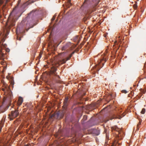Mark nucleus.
Listing matches in <instances>:
<instances>
[{"instance_id": "37", "label": "nucleus", "mask_w": 146, "mask_h": 146, "mask_svg": "<svg viewBox=\"0 0 146 146\" xmlns=\"http://www.w3.org/2000/svg\"><path fill=\"white\" fill-rule=\"evenodd\" d=\"M145 92H143V94H145Z\"/></svg>"}, {"instance_id": "19", "label": "nucleus", "mask_w": 146, "mask_h": 146, "mask_svg": "<svg viewBox=\"0 0 146 146\" xmlns=\"http://www.w3.org/2000/svg\"><path fill=\"white\" fill-rule=\"evenodd\" d=\"M99 2V1H97L95 3V7L96 6L98 5Z\"/></svg>"}, {"instance_id": "31", "label": "nucleus", "mask_w": 146, "mask_h": 146, "mask_svg": "<svg viewBox=\"0 0 146 146\" xmlns=\"http://www.w3.org/2000/svg\"><path fill=\"white\" fill-rule=\"evenodd\" d=\"M3 68H4V70L5 69H6V66H5Z\"/></svg>"}, {"instance_id": "32", "label": "nucleus", "mask_w": 146, "mask_h": 146, "mask_svg": "<svg viewBox=\"0 0 146 146\" xmlns=\"http://www.w3.org/2000/svg\"><path fill=\"white\" fill-rule=\"evenodd\" d=\"M95 9H94L93 10H92V12H93L94 11H95Z\"/></svg>"}, {"instance_id": "22", "label": "nucleus", "mask_w": 146, "mask_h": 146, "mask_svg": "<svg viewBox=\"0 0 146 146\" xmlns=\"http://www.w3.org/2000/svg\"><path fill=\"white\" fill-rule=\"evenodd\" d=\"M16 103V102L15 103H14V104H13V105H11V107H15V108H16V107L15 106V104Z\"/></svg>"}, {"instance_id": "14", "label": "nucleus", "mask_w": 146, "mask_h": 146, "mask_svg": "<svg viewBox=\"0 0 146 146\" xmlns=\"http://www.w3.org/2000/svg\"><path fill=\"white\" fill-rule=\"evenodd\" d=\"M94 132L97 135H98L100 134V131L99 130H95Z\"/></svg>"}, {"instance_id": "20", "label": "nucleus", "mask_w": 146, "mask_h": 146, "mask_svg": "<svg viewBox=\"0 0 146 146\" xmlns=\"http://www.w3.org/2000/svg\"><path fill=\"white\" fill-rule=\"evenodd\" d=\"M55 16H53V17L51 19V21H53L54 20V19H55Z\"/></svg>"}, {"instance_id": "9", "label": "nucleus", "mask_w": 146, "mask_h": 146, "mask_svg": "<svg viewBox=\"0 0 146 146\" xmlns=\"http://www.w3.org/2000/svg\"><path fill=\"white\" fill-rule=\"evenodd\" d=\"M15 109L16 108H15V111H11V115L13 118H16L17 117L19 114L18 111L17 110Z\"/></svg>"}, {"instance_id": "16", "label": "nucleus", "mask_w": 146, "mask_h": 146, "mask_svg": "<svg viewBox=\"0 0 146 146\" xmlns=\"http://www.w3.org/2000/svg\"><path fill=\"white\" fill-rule=\"evenodd\" d=\"M145 108H143L141 112V114H143L145 113Z\"/></svg>"}, {"instance_id": "33", "label": "nucleus", "mask_w": 146, "mask_h": 146, "mask_svg": "<svg viewBox=\"0 0 146 146\" xmlns=\"http://www.w3.org/2000/svg\"><path fill=\"white\" fill-rule=\"evenodd\" d=\"M125 114H122V116H125Z\"/></svg>"}, {"instance_id": "11", "label": "nucleus", "mask_w": 146, "mask_h": 146, "mask_svg": "<svg viewBox=\"0 0 146 146\" xmlns=\"http://www.w3.org/2000/svg\"><path fill=\"white\" fill-rule=\"evenodd\" d=\"M15 20L12 19L10 20L9 21V23L10 25V26H14L15 25Z\"/></svg>"}, {"instance_id": "15", "label": "nucleus", "mask_w": 146, "mask_h": 146, "mask_svg": "<svg viewBox=\"0 0 146 146\" xmlns=\"http://www.w3.org/2000/svg\"><path fill=\"white\" fill-rule=\"evenodd\" d=\"M68 46L67 45H66L64 46L62 48V50H65L67 48Z\"/></svg>"}, {"instance_id": "26", "label": "nucleus", "mask_w": 146, "mask_h": 146, "mask_svg": "<svg viewBox=\"0 0 146 146\" xmlns=\"http://www.w3.org/2000/svg\"><path fill=\"white\" fill-rule=\"evenodd\" d=\"M30 3L31 2V3H33L35 1H34V0H30Z\"/></svg>"}, {"instance_id": "5", "label": "nucleus", "mask_w": 146, "mask_h": 146, "mask_svg": "<svg viewBox=\"0 0 146 146\" xmlns=\"http://www.w3.org/2000/svg\"><path fill=\"white\" fill-rule=\"evenodd\" d=\"M2 90L5 92V94H6V95L3 99V104L6 100L9 101L11 99L13 98V96L11 91H7V92H6L5 89L3 88L2 89Z\"/></svg>"}, {"instance_id": "30", "label": "nucleus", "mask_w": 146, "mask_h": 146, "mask_svg": "<svg viewBox=\"0 0 146 146\" xmlns=\"http://www.w3.org/2000/svg\"><path fill=\"white\" fill-rule=\"evenodd\" d=\"M137 5H134V7L135 8H137Z\"/></svg>"}, {"instance_id": "23", "label": "nucleus", "mask_w": 146, "mask_h": 146, "mask_svg": "<svg viewBox=\"0 0 146 146\" xmlns=\"http://www.w3.org/2000/svg\"><path fill=\"white\" fill-rule=\"evenodd\" d=\"M16 103V102L15 103H14V104H13V105H11V107H15V108H16V107L15 106V104Z\"/></svg>"}, {"instance_id": "36", "label": "nucleus", "mask_w": 146, "mask_h": 146, "mask_svg": "<svg viewBox=\"0 0 146 146\" xmlns=\"http://www.w3.org/2000/svg\"><path fill=\"white\" fill-rule=\"evenodd\" d=\"M120 36H119V37H118V38H119V39H120Z\"/></svg>"}, {"instance_id": "2", "label": "nucleus", "mask_w": 146, "mask_h": 146, "mask_svg": "<svg viewBox=\"0 0 146 146\" xmlns=\"http://www.w3.org/2000/svg\"><path fill=\"white\" fill-rule=\"evenodd\" d=\"M68 97H66L64 100L63 103L64 105L62 106L63 109L62 111V115L61 116V117L62 118L64 114L66 117H68L70 113V112L69 110L67 109V106H68Z\"/></svg>"}, {"instance_id": "34", "label": "nucleus", "mask_w": 146, "mask_h": 146, "mask_svg": "<svg viewBox=\"0 0 146 146\" xmlns=\"http://www.w3.org/2000/svg\"><path fill=\"white\" fill-rule=\"evenodd\" d=\"M5 88H7V85H6V86H5Z\"/></svg>"}, {"instance_id": "40", "label": "nucleus", "mask_w": 146, "mask_h": 146, "mask_svg": "<svg viewBox=\"0 0 146 146\" xmlns=\"http://www.w3.org/2000/svg\"><path fill=\"white\" fill-rule=\"evenodd\" d=\"M7 1H8L9 0H7Z\"/></svg>"}, {"instance_id": "13", "label": "nucleus", "mask_w": 146, "mask_h": 146, "mask_svg": "<svg viewBox=\"0 0 146 146\" xmlns=\"http://www.w3.org/2000/svg\"><path fill=\"white\" fill-rule=\"evenodd\" d=\"M142 122V120L141 119L139 120V123L137 124V130H138L139 129V125H140L141 124V123Z\"/></svg>"}, {"instance_id": "10", "label": "nucleus", "mask_w": 146, "mask_h": 146, "mask_svg": "<svg viewBox=\"0 0 146 146\" xmlns=\"http://www.w3.org/2000/svg\"><path fill=\"white\" fill-rule=\"evenodd\" d=\"M37 12L36 10H33L31 11L29 14V16H35L36 15Z\"/></svg>"}, {"instance_id": "29", "label": "nucleus", "mask_w": 146, "mask_h": 146, "mask_svg": "<svg viewBox=\"0 0 146 146\" xmlns=\"http://www.w3.org/2000/svg\"><path fill=\"white\" fill-rule=\"evenodd\" d=\"M119 46H118V47L117 48V49L116 50V51H115V52H117V50L119 49Z\"/></svg>"}, {"instance_id": "7", "label": "nucleus", "mask_w": 146, "mask_h": 146, "mask_svg": "<svg viewBox=\"0 0 146 146\" xmlns=\"http://www.w3.org/2000/svg\"><path fill=\"white\" fill-rule=\"evenodd\" d=\"M4 47L3 44L1 42H0V58L1 59L3 58V57L4 55V54L2 52V50Z\"/></svg>"}, {"instance_id": "25", "label": "nucleus", "mask_w": 146, "mask_h": 146, "mask_svg": "<svg viewBox=\"0 0 146 146\" xmlns=\"http://www.w3.org/2000/svg\"><path fill=\"white\" fill-rule=\"evenodd\" d=\"M87 116L86 115H84V116L83 119H87Z\"/></svg>"}, {"instance_id": "3", "label": "nucleus", "mask_w": 146, "mask_h": 146, "mask_svg": "<svg viewBox=\"0 0 146 146\" xmlns=\"http://www.w3.org/2000/svg\"><path fill=\"white\" fill-rule=\"evenodd\" d=\"M106 61V59L104 58V56L102 55L101 58L99 60H98V64L96 65L94 71L98 73V71L100 68L102 67Z\"/></svg>"}, {"instance_id": "38", "label": "nucleus", "mask_w": 146, "mask_h": 146, "mask_svg": "<svg viewBox=\"0 0 146 146\" xmlns=\"http://www.w3.org/2000/svg\"><path fill=\"white\" fill-rule=\"evenodd\" d=\"M19 40H21V39H20V38H19Z\"/></svg>"}, {"instance_id": "8", "label": "nucleus", "mask_w": 146, "mask_h": 146, "mask_svg": "<svg viewBox=\"0 0 146 146\" xmlns=\"http://www.w3.org/2000/svg\"><path fill=\"white\" fill-rule=\"evenodd\" d=\"M23 101V99L22 97H20L19 98L18 100L17 103L16 102L17 106L18 107L17 108H18V107L21 105Z\"/></svg>"}, {"instance_id": "39", "label": "nucleus", "mask_w": 146, "mask_h": 146, "mask_svg": "<svg viewBox=\"0 0 146 146\" xmlns=\"http://www.w3.org/2000/svg\"><path fill=\"white\" fill-rule=\"evenodd\" d=\"M13 119H11V120H13Z\"/></svg>"}, {"instance_id": "21", "label": "nucleus", "mask_w": 146, "mask_h": 146, "mask_svg": "<svg viewBox=\"0 0 146 146\" xmlns=\"http://www.w3.org/2000/svg\"><path fill=\"white\" fill-rule=\"evenodd\" d=\"M117 44V41H115L114 42V44L113 45V47L115 46V45H116V44Z\"/></svg>"}, {"instance_id": "1", "label": "nucleus", "mask_w": 146, "mask_h": 146, "mask_svg": "<svg viewBox=\"0 0 146 146\" xmlns=\"http://www.w3.org/2000/svg\"><path fill=\"white\" fill-rule=\"evenodd\" d=\"M74 53V52H73L68 57L67 56L68 53L67 52H64L59 54V58L57 62L58 64L60 65L65 63L67 61L70 59Z\"/></svg>"}, {"instance_id": "6", "label": "nucleus", "mask_w": 146, "mask_h": 146, "mask_svg": "<svg viewBox=\"0 0 146 146\" xmlns=\"http://www.w3.org/2000/svg\"><path fill=\"white\" fill-rule=\"evenodd\" d=\"M111 129H112V130L116 131L117 132V134L119 137L120 136H121V135H120V134H121V129L118 128L117 126H116L112 127L111 128Z\"/></svg>"}, {"instance_id": "35", "label": "nucleus", "mask_w": 146, "mask_h": 146, "mask_svg": "<svg viewBox=\"0 0 146 146\" xmlns=\"http://www.w3.org/2000/svg\"><path fill=\"white\" fill-rule=\"evenodd\" d=\"M24 146H28V145H25Z\"/></svg>"}, {"instance_id": "12", "label": "nucleus", "mask_w": 146, "mask_h": 146, "mask_svg": "<svg viewBox=\"0 0 146 146\" xmlns=\"http://www.w3.org/2000/svg\"><path fill=\"white\" fill-rule=\"evenodd\" d=\"M114 117H112L111 119H121L122 117V116L121 115H119V117H117L116 116V115H114Z\"/></svg>"}, {"instance_id": "18", "label": "nucleus", "mask_w": 146, "mask_h": 146, "mask_svg": "<svg viewBox=\"0 0 146 146\" xmlns=\"http://www.w3.org/2000/svg\"><path fill=\"white\" fill-rule=\"evenodd\" d=\"M59 113H55L53 115H52V116L56 115L57 116H58L59 115Z\"/></svg>"}, {"instance_id": "17", "label": "nucleus", "mask_w": 146, "mask_h": 146, "mask_svg": "<svg viewBox=\"0 0 146 146\" xmlns=\"http://www.w3.org/2000/svg\"><path fill=\"white\" fill-rule=\"evenodd\" d=\"M1 63L2 65H5L6 64V63L4 62V60H2L1 62Z\"/></svg>"}, {"instance_id": "24", "label": "nucleus", "mask_w": 146, "mask_h": 146, "mask_svg": "<svg viewBox=\"0 0 146 146\" xmlns=\"http://www.w3.org/2000/svg\"><path fill=\"white\" fill-rule=\"evenodd\" d=\"M122 93H126L127 92L125 90H123L122 91Z\"/></svg>"}, {"instance_id": "28", "label": "nucleus", "mask_w": 146, "mask_h": 146, "mask_svg": "<svg viewBox=\"0 0 146 146\" xmlns=\"http://www.w3.org/2000/svg\"><path fill=\"white\" fill-rule=\"evenodd\" d=\"M71 0H68V3L71 5V3H70Z\"/></svg>"}, {"instance_id": "4", "label": "nucleus", "mask_w": 146, "mask_h": 146, "mask_svg": "<svg viewBox=\"0 0 146 146\" xmlns=\"http://www.w3.org/2000/svg\"><path fill=\"white\" fill-rule=\"evenodd\" d=\"M57 68L53 67L52 68L50 72V76L54 80L58 82L59 80L60 77L59 75L57 74V73L56 72Z\"/></svg>"}, {"instance_id": "27", "label": "nucleus", "mask_w": 146, "mask_h": 146, "mask_svg": "<svg viewBox=\"0 0 146 146\" xmlns=\"http://www.w3.org/2000/svg\"><path fill=\"white\" fill-rule=\"evenodd\" d=\"M11 84L12 85H13L14 84V82L12 80L11 82Z\"/></svg>"}]
</instances>
